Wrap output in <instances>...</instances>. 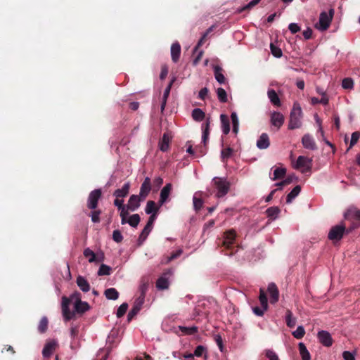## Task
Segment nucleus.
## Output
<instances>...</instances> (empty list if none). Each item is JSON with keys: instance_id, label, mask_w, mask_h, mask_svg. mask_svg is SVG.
<instances>
[{"instance_id": "f257e3e1", "label": "nucleus", "mask_w": 360, "mask_h": 360, "mask_svg": "<svg viewBox=\"0 0 360 360\" xmlns=\"http://www.w3.org/2000/svg\"><path fill=\"white\" fill-rule=\"evenodd\" d=\"M302 110L298 103L293 104L292 109L290 114L288 123L289 129H295L302 126Z\"/></svg>"}, {"instance_id": "f03ea898", "label": "nucleus", "mask_w": 360, "mask_h": 360, "mask_svg": "<svg viewBox=\"0 0 360 360\" xmlns=\"http://www.w3.org/2000/svg\"><path fill=\"white\" fill-rule=\"evenodd\" d=\"M345 219L352 224L349 231L359 227L360 226V210L356 207L349 208L345 213Z\"/></svg>"}, {"instance_id": "7ed1b4c3", "label": "nucleus", "mask_w": 360, "mask_h": 360, "mask_svg": "<svg viewBox=\"0 0 360 360\" xmlns=\"http://www.w3.org/2000/svg\"><path fill=\"white\" fill-rule=\"evenodd\" d=\"M350 231L346 230L345 225L342 223L333 226L328 232V238L333 243L340 240L345 232Z\"/></svg>"}, {"instance_id": "20e7f679", "label": "nucleus", "mask_w": 360, "mask_h": 360, "mask_svg": "<svg viewBox=\"0 0 360 360\" xmlns=\"http://www.w3.org/2000/svg\"><path fill=\"white\" fill-rule=\"evenodd\" d=\"M312 166V159L306 156L300 155L295 162H292V167L304 173L309 171Z\"/></svg>"}, {"instance_id": "39448f33", "label": "nucleus", "mask_w": 360, "mask_h": 360, "mask_svg": "<svg viewBox=\"0 0 360 360\" xmlns=\"http://www.w3.org/2000/svg\"><path fill=\"white\" fill-rule=\"evenodd\" d=\"M213 183L217 190L218 198L224 196L229 192L230 184L225 178L214 177Z\"/></svg>"}, {"instance_id": "423d86ee", "label": "nucleus", "mask_w": 360, "mask_h": 360, "mask_svg": "<svg viewBox=\"0 0 360 360\" xmlns=\"http://www.w3.org/2000/svg\"><path fill=\"white\" fill-rule=\"evenodd\" d=\"M333 15L334 9L333 8L329 10L328 13L325 11L321 12L319 16V25H317V28L323 31L326 30L330 25Z\"/></svg>"}, {"instance_id": "0eeeda50", "label": "nucleus", "mask_w": 360, "mask_h": 360, "mask_svg": "<svg viewBox=\"0 0 360 360\" xmlns=\"http://www.w3.org/2000/svg\"><path fill=\"white\" fill-rule=\"evenodd\" d=\"M70 300L75 302V311L77 313L82 314L89 309V305L86 302L81 300V295L79 292H75L70 296Z\"/></svg>"}, {"instance_id": "6e6552de", "label": "nucleus", "mask_w": 360, "mask_h": 360, "mask_svg": "<svg viewBox=\"0 0 360 360\" xmlns=\"http://www.w3.org/2000/svg\"><path fill=\"white\" fill-rule=\"evenodd\" d=\"M101 194L102 192L101 189H95L89 193L87 199L88 208L95 210L97 207L98 202L101 197Z\"/></svg>"}, {"instance_id": "1a4fd4ad", "label": "nucleus", "mask_w": 360, "mask_h": 360, "mask_svg": "<svg viewBox=\"0 0 360 360\" xmlns=\"http://www.w3.org/2000/svg\"><path fill=\"white\" fill-rule=\"evenodd\" d=\"M155 214H153L149 217V219L148 221L147 224L145 226L144 229H143L142 232L141 233L139 238V242L140 243H142L148 237V234L152 230L153 223L155 220Z\"/></svg>"}, {"instance_id": "9d476101", "label": "nucleus", "mask_w": 360, "mask_h": 360, "mask_svg": "<svg viewBox=\"0 0 360 360\" xmlns=\"http://www.w3.org/2000/svg\"><path fill=\"white\" fill-rule=\"evenodd\" d=\"M285 117L280 112L274 111L271 113L270 122L272 126L279 129L283 124Z\"/></svg>"}, {"instance_id": "9b49d317", "label": "nucleus", "mask_w": 360, "mask_h": 360, "mask_svg": "<svg viewBox=\"0 0 360 360\" xmlns=\"http://www.w3.org/2000/svg\"><path fill=\"white\" fill-rule=\"evenodd\" d=\"M70 301V298L68 299L65 297H63L62 300V311L65 321L72 319L75 316V312H72L69 308Z\"/></svg>"}, {"instance_id": "f8f14e48", "label": "nucleus", "mask_w": 360, "mask_h": 360, "mask_svg": "<svg viewBox=\"0 0 360 360\" xmlns=\"http://www.w3.org/2000/svg\"><path fill=\"white\" fill-rule=\"evenodd\" d=\"M317 337L319 342L325 347H330L333 345V338L331 335L326 330L318 332Z\"/></svg>"}, {"instance_id": "ddd939ff", "label": "nucleus", "mask_w": 360, "mask_h": 360, "mask_svg": "<svg viewBox=\"0 0 360 360\" xmlns=\"http://www.w3.org/2000/svg\"><path fill=\"white\" fill-rule=\"evenodd\" d=\"M171 274L172 271L169 270L158 279L156 282V287L158 289L162 290L169 288V276Z\"/></svg>"}, {"instance_id": "4468645a", "label": "nucleus", "mask_w": 360, "mask_h": 360, "mask_svg": "<svg viewBox=\"0 0 360 360\" xmlns=\"http://www.w3.org/2000/svg\"><path fill=\"white\" fill-rule=\"evenodd\" d=\"M302 143L303 147L307 150H315L317 149L314 138L309 134H304L302 136Z\"/></svg>"}, {"instance_id": "2eb2a0df", "label": "nucleus", "mask_w": 360, "mask_h": 360, "mask_svg": "<svg viewBox=\"0 0 360 360\" xmlns=\"http://www.w3.org/2000/svg\"><path fill=\"white\" fill-rule=\"evenodd\" d=\"M267 291L270 297V302L275 304L279 299V291L274 283H270L267 288Z\"/></svg>"}, {"instance_id": "dca6fc26", "label": "nucleus", "mask_w": 360, "mask_h": 360, "mask_svg": "<svg viewBox=\"0 0 360 360\" xmlns=\"http://www.w3.org/2000/svg\"><path fill=\"white\" fill-rule=\"evenodd\" d=\"M142 198L140 195H132L130 196L128 203L127 205V211H135L137 210L140 206V202L142 200Z\"/></svg>"}, {"instance_id": "f3484780", "label": "nucleus", "mask_w": 360, "mask_h": 360, "mask_svg": "<svg viewBox=\"0 0 360 360\" xmlns=\"http://www.w3.org/2000/svg\"><path fill=\"white\" fill-rule=\"evenodd\" d=\"M150 190V179L149 177H146L140 188L139 195L142 198L143 200H144L149 194Z\"/></svg>"}, {"instance_id": "a211bd4d", "label": "nucleus", "mask_w": 360, "mask_h": 360, "mask_svg": "<svg viewBox=\"0 0 360 360\" xmlns=\"http://www.w3.org/2000/svg\"><path fill=\"white\" fill-rule=\"evenodd\" d=\"M172 189V184L168 183L161 190L160 200H159V202L161 205H163L167 200Z\"/></svg>"}, {"instance_id": "6ab92c4d", "label": "nucleus", "mask_w": 360, "mask_h": 360, "mask_svg": "<svg viewBox=\"0 0 360 360\" xmlns=\"http://www.w3.org/2000/svg\"><path fill=\"white\" fill-rule=\"evenodd\" d=\"M114 205H116L119 210H120V217L122 219V224H125L127 216L128 215L127 207L123 205V200L116 199L114 200Z\"/></svg>"}, {"instance_id": "aec40b11", "label": "nucleus", "mask_w": 360, "mask_h": 360, "mask_svg": "<svg viewBox=\"0 0 360 360\" xmlns=\"http://www.w3.org/2000/svg\"><path fill=\"white\" fill-rule=\"evenodd\" d=\"M236 236V233L233 229L226 231L224 233L223 245L226 248H229L233 243Z\"/></svg>"}, {"instance_id": "412c9836", "label": "nucleus", "mask_w": 360, "mask_h": 360, "mask_svg": "<svg viewBox=\"0 0 360 360\" xmlns=\"http://www.w3.org/2000/svg\"><path fill=\"white\" fill-rule=\"evenodd\" d=\"M181 55V46L179 42H174L171 46V57L174 63L179 61Z\"/></svg>"}, {"instance_id": "4be33fe9", "label": "nucleus", "mask_w": 360, "mask_h": 360, "mask_svg": "<svg viewBox=\"0 0 360 360\" xmlns=\"http://www.w3.org/2000/svg\"><path fill=\"white\" fill-rule=\"evenodd\" d=\"M57 346V343L56 341L52 340L49 342H47L42 350V354L44 357H49L52 353L54 352Z\"/></svg>"}, {"instance_id": "5701e85b", "label": "nucleus", "mask_w": 360, "mask_h": 360, "mask_svg": "<svg viewBox=\"0 0 360 360\" xmlns=\"http://www.w3.org/2000/svg\"><path fill=\"white\" fill-rule=\"evenodd\" d=\"M143 302V297L136 302L133 306L132 309L129 311L127 314V321H130L141 310L142 304Z\"/></svg>"}, {"instance_id": "b1692460", "label": "nucleus", "mask_w": 360, "mask_h": 360, "mask_svg": "<svg viewBox=\"0 0 360 360\" xmlns=\"http://www.w3.org/2000/svg\"><path fill=\"white\" fill-rule=\"evenodd\" d=\"M270 145L269 138L266 133H263L257 141V146L259 149H266Z\"/></svg>"}, {"instance_id": "393cba45", "label": "nucleus", "mask_w": 360, "mask_h": 360, "mask_svg": "<svg viewBox=\"0 0 360 360\" xmlns=\"http://www.w3.org/2000/svg\"><path fill=\"white\" fill-rule=\"evenodd\" d=\"M210 119L207 118L205 124H202V141L204 145H206L207 141L208 140L209 134H210Z\"/></svg>"}, {"instance_id": "a878e982", "label": "nucleus", "mask_w": 360, "mask_h": 360, "mask_svg": "<svg viewBox=\"0 0 360 360\" xmlns=\"http://www.w3.org/2000/svg\"><path fill=\"white\" fill-rule=\"evenodd\" d=\"M76 282L80 290L83 292H86L90 290V285L83 276H77Z\"/></svg>"}, {"instance_id": "bb28decb", "label": "nucleus", "mask_w": 360, "mask_h": 360, "mask_svg": "<svg viewBox=\"0 0 360 360\" xmlns=\"http://www.w3.org/2000/svg\"><path fill=\"white\" fill-rule=\"evenodd\" d=\"M221 130L224 134H228L230 131V121L227 115L221 114L220 115Z\"/></svg>"}, {"instance_id": "cd10ccee", "label": "nucleus", "mask_w": 360, "mask_h": 360, "mask_svg": "<svg viewBox=\"0 0 360 360\" xmlns=\"http://www.w3.org/2000/svg\"><path fill=\"white\" fill-rule=\"evenodd\" d=\"M214 75L215 79L221 84H224L226 78L223 74V70L220 66L216 65L214 67Z\"/></svg>"}, {"instance_id": "c85d7f7f", "label": "nucleus", "mask_w": 360, "mask_h": 360, "mask_svg": "<svg viewBox=\"0 0 360 360\" xmlns=\"http://www.w3.org/2000/svg\"><path fill=\"white\" fill-rule=\"evenodd\" d=\"M267 96L272 104L276 106H281V103L277 93L274 89H270L267 92Z\"/></svg>"}, {"instance_id": "c756f323", "label": "nucleus", "mask_w": 360, "mask_h": 360, "mask_svg": "<svg viewBox=\"0 0 360 360\" xmlns=\"http://www.w3.org/2000/svg\"><path fill=\"white\" fill-rule=\"evenodd\" d=\"M170 137L167 134H164L162 139L159 142V148L160 150L165 152L169 149Z\"/></svg>"}, {"instance_id": "7c9ffc66", "label": "nucleus", "mask_w": 360, "mask_h": 360, "mask_svg": "<svg viewBox=\"0 0 360 360\" xmlns=\"http://www.w3.org/2000/svg\"><path fill=\"white\" fill-rule=\"evenodd\" d=\"M174 79H172L170 82V83L168 84V86L166 87V89H165V91H164V94H163V96H162V104H161V111L162 112H163L165 108L167 101V98L169 97V93H170V90H171L172 84L174 82Z\"/></svg>"}, {"instance_id": "2f4dec72", "label": "nucleus", "mask_w": 360, "mask_h": 360, "mask_svg": "<svg viewBox=\"0 0 360 360\" xmlns=\"http://www.w3.org/2000/svg\"><path fill=\"white\" fill-rule=\"evenodd\" d=\"M299 351L302 360H311V356L303 342L299 343Z\"/></svg>"}, {"instance_id": "473e14b6", "label": "nucleus", "mask_w": 360, "mask_h": 360, "mask_svg": "<svg viewBox=\"0 0 360 360\" xmlns=\"http://www.w3.org/2000/svg\"><path fill=\"white\" fill-rule=\"evenodd\" d=\"M301 191V187L296 186L287 195L286 202L291 203L292 201L300 194Z\"/></svg>"}, {"instance_id": "72a5a7b5", "label": "nucleus", "mask_w": 360, "mask_h": 360, "mask_svg": "<svg viewBox=\"0 0 360 360\" xmlns=\"http://www.w3.org/2000/svg\"><path fill=\"white\" fill-rule=\"evenodd\" d=\"M140 216L138 214H132L131 216L128 217V215L126 218V223H128L132 227H136L140 222Z\"/></svg>"}, {"instance_id": "f704fd0d", "label": "nucleus", "mask_w": 360, "mask_h": 360, "mask_svg": "<svg viewBox=\"0 0 360 360\" xmlns=\"http://www.w3.org/2000/svg\"><path fill=\"white\" fill-rule=\"evenodd\" d=\"M192 117L196 122H200L205 117V113L200 108H195L192 111Z\"/></svg>"}, {"instance_id": "c9c22d12", "label": "nucleus", "mask_w": 360, "mask_h": 360, "mask_svg": "<svg viewBox=\"0 0 360 360\" xmlns=\"http://www.w3.org/2000/svg\"><path fill=\"white\" fill-rule=\"evenodd\" d=\"M266 213L269 218H270L271 220H274L278 217L280 213V209L275 206L271 207L266 210Z\"/></svg>"}, {"instance_id": "e433bc0d", "label": "nucleus", "mask_w": 360, "mask_h": 360, "mask_svg": "<svg viewBox=\"0 0 360 360\" xmlns=\"http://www.w3.org/2000/svg\"><path fill=\"white\" fill-rule=\"evenodd\" d=\"M130 184L129 182L125 183L122 188L117 189L114 192V195H115L117 197H124L126 196L129 190Z\"/></svg>"}, {"instance_id": "4c0bfd02", "label": "nucleus", "mask_w": 360, "mask_h": 360, "mask_svg": "<svg viewBox=\"0 0 360 360\" xmlns=\"http://www.w3.org/2000/svg\"><path fill=\"white\" fill-rule=\"evenodd\" d=\"M286 174V169L284 167H277L274 171V176L271 177L273 181L281 179L285 176Z\"/></svg>"}, {"instance_id": "58836bf2", "label": "nucleus", "mask_w": 360, "mask_h": 360, "mask_svg": "<svg viewBox=\"0 0 360 360\" xmlns=\"http://www.w3.org/2000/svg\"><path fill=\"white\" fill-rule=\"evenodd\" d=\"M285 321L286 325L290 328L294 327L296 324V319L293 317L292 313L290 310L286 311Z\"/></svg>"}, {"instance_id": "ea45409f", "label": "nucleus", "mask_w": 360, "mask_h": 360, "mask_svg": "<svg viewBox=\"0 0 360 360\" xmlns=\"http://www.w3.org/2000/svg\"><path fill=\"white\" fill-rule=\"evenodd\" d=\"M84 256L88 258V261L90 263L98 262L96 254L89 248L84 250Z\"/></svg>"}, {"instance_id": "a19ab883", "label": "nucleus", "mask_w": 360, "mask_h": 360, "mask_svg": "<svg viewBox=\"0 0 360 360\" xmlns=\"http://www.w3.org/2000/svg\"><path fill=\"white\" fill-rule=\"evenodd\" d=\"M157 210L158 208L156 207L155 202L152 200L148 201L145 209L146 213L148 214H155L156 215Z\"/></svg>"}, {"instance_id": "79ce46f5", "label": "nucleus", "mask_w": 360, "mask_h": 360, "mask_svg": "<svg viewBox=\"0 0 360 360\" xmlns=\"http://www.w3.org/2000/svg\"><path fill=\"white\" fill-rule=\"evenodd\" d=\"M231 119L233 124V131L235 134H237L238 132L239 129V120L238 118V115L236 112H233L231 115Z\"/></svg>"}, {"instance_id": "37998d69", "label": "nucleus", "mask_w": 360, "mask_h": 360, "mask_svg": "<svg viewBox=\"0 0 360 360\" xmlns=\"http://www.w3.org/2000/svg\"><path fill=\"white\" fill-rule=\"evenodd\" d=\"M259 300L262 307L264 308V309H268L267 298H266V295L263 289H260V290H259Z\"/></svg>"}, {"instance_id": "c03bdc74", "label": "nucleus", "mask_w": 360, "mask_h": 360, "mask_svg": "<svg viewBox=\"0 0 360 360\" xmlns=\"http://www.w3.org/2000/svg\"><path fill=\"white\" fill-rule=\"evenodd\" d=\"M48 319L46 317H43L39 322V324L38 326V330L41 333H44L46 331L48 328Z\"/></svg>"}, {"instance_id": "a18cd8bd", "label": "nucleus", "mask_w": 360, "mask_h": 360, "mask_svg": "<svg viewBox=\"0 0 360 360\" xmlns=\"http://www.w3.org/2000/svg\"><path fill=\"white\" fill-rule=\"evenodd\" d=\"M179 330L185 335H193L198 332V327L192 326V327H186V326H179Z\"/></svg>"}, {"instance_id": "49530a36", "label": "nucleus", "mask_w": 360, "mask_h": 360, "mask_svg": "<svg viewBox=\"0 0 360 360\" xmlns=\"http://www.w3.org/2000/svg\"><path fill=\"white\" fill-rule=\"evenodd\" d=\"M359 138H360V132L359 131H355L352 134L349 146L347 148V151H349L358 142Z\"/></svg>"}, {"instance_id": "de8ad7c7", "label": "nucleus", "mask_w": 360, "mask_h": 360, "mask_svg": "<svg viewBox=\"0 0 360 360\" xmlns=\"http://www.w3.org/2000/svg\"><path fill=\"white\" fill-rule=\"evenodd\" d=\"M217 94L220 102L226 103L227 101V94L223 88H218L217 89Z\"/></svg>"}, {"instance_id": "09e8293b", "label": "nucleus", "mask_w": 360, "mask_h": 360, "mask_svg": "<svg viewBox=\"0 0 360 360\" xmlns=\"http://www.w3.org/2000/svg\"><path fill=\"white\" fill-rule=\"evenodd\" d=\"M305 334L304 328L302 326H299L297 329L292 332V335L296 339H301Z\"/></svg>"}, {"instance_id": "8fccbe9b", "label": "nucleus", "mask_w": 360, "mask_h": 360, "mask_svg": "<svg viewBox=\"0 0 360 360\" xmlns=\"http://www.w3.org/2000/svg\"><path fill=\"white\" fill-rule=\"evenodd\" d=\"M111 271V268L105 264H101L98 271V276H104V275H110Z\"/></svg>"}, {"instance_id": "3c124183", "label": "nucleus", "mask_w": 360, "mask_h": 360, "mask_svg": "<svg viewBox=\"0 0 360 360\" xmlns=\"http://www.w3.org/2000/svg\"><path fill=\"white\" fill-rule=\"evenodd\" d=\"M342 86L345 89H352L354 86V82L351 78H345L342 82Z\"/></svg>"}, {"instance_id": "603ef678", "label": "nucleus", "mask_w": 360, "mask_h": 360, "mask_svg": "<svg viewBox=\"0 0 360 360\" xmlns=\"http://www.w3.org/2000/svg\"><path fill=\"white\" fill-rule=\"evenodd\" d=\"M270 49L271 53L276 58H280L282 56V51L280 48L277 47L273 44H271Z\"/></svg>"}, {"instance_id": "864d4df0", "label": "nucleus", "mask_w": 360, "mask_h": 360, "mask_svg": "<svg viewBox=\"0 0 360 360\" xmlns=\"http://www.w3.org/2000/svg\"><path fill=\"white\" fill-rule=\"evenodd\" d=\"M193 201L195 210L197 211L200 210L202 207L203 201L200 198H197L195 196L193 197Z\"/></svg>"}, {"instance_id": "5fc2aeb1", "label": "nucleus", "mask_w": 360, "mask_h": 360, "mask_svg": "<svg viewBox=\"0 0 360 360\" xmlns=\"http://www.w3.org/2000/svg\"><path fill=\"white\" fill-rule=\"evenodd\" d=\"M127 309H128L127 304L123 303L122 304H121L117 311V317L122 316L126 313Z\"/></svg>"}, {"instance_id": "6e6d98bb", "label": "nucleus", "mask_w": 360, "mask_h": 360, "mask_svg": "<svg viewBox=\"0 0 360 360\" xmlns=\"http://www.w3.org/2000/svg\"><path fill=\"white\" fill-rule=\"evenodd\" d=\"M206 349L202 345H198L195 351H194V356L200 357L202 356L203 353L205 352Z\"/></svg>"}, {"instance_id": "4d7b16f0", "label": "nucleus", "mask_w": 360, "mask_h": 360, "mask_svg": "<svg viewBox=\"0 0 360 360\" xmlns=\"http://www.w3.org/2000/svg\"><path fill=\"white\" fill-rule=\"evenodd\" d=\"M266 356L269 360H278L277 354L274 351L270 349L266 351Z\"/></svg>"}, {"instance_id": "13d9d810", "label": "nucleus", "mask_w": 360, "mask_h": 360, "mask_svg": "<svg viewBox=\"0 0 360 360\" xmlns=\"http://www.w3.org/2000/svg\"><path fill=\"white\" fill-rule=\"evenodd\" d=\"M233 150L231 148H227L221 151V155L223 159L229 158L232 154Z\"/></svg>"}, {"instance_id": "bf43d9fd", "label": "nucleus", "mask_w": 360, "mask_h": 360, "mask_svg": "<svg viewBox=\"0 0 360 360\" xmlns=\"http://www.w3.org/2000/svg\"><path fill=\"white\" fill-rule=\"evenodd\" d=\"M214 340L218 345L221 352L223 351V340L220 335L217 334L214 335Z\"/></svg>"}, {"instance_id": "052dcab7", "label": "nucleus", "mask_w": 360, "mask_h": 360, "mask_svg": "<svg viewBox=\"0 0 360 360\" xmlns=\"http://www.w3.org/2000/svg\"><path fill=\"white\" fill-rule=\"evenodd\" d=\"M260 1L261 0H252L246 6H245L243 8H241L240 10V11H243L244 10L249 9V8L254 7L255 6L258 4Z\"/></svg>"}, {"instance_id": "680f3d73", "label": "nucleus", "mask_w": 360, "mask_h": 360, "mask_svg": "<svg viewBox=\"0 0 360 360\" xmlns=\"http://www.w3.org/2000/svg\"><path fill=\"white\" fill-rule=\"evenodd\" d=\"M288 28L292 34H295L300 30V27L297 23H290Z\"/></svg>"}, {"instance_id": "e2e57ef3", "label": "nucleus", "mask_w": 360, "mask_h": 360, "mask_svg": "<svg viewBox=\"0 0 360 360\" xmlns=\"http://www.w3.org/2000/svg\"><path fill=\"white\" fill-rule=\"evenodd\" d=\"M208 92H209V91L207 87H204V88L201 89L198 94V98L202 100H205L206 96L208 94Z\"/></svg>"}, {"instance_id": "0e129e2a", "label": "nucleus", "mask_w": 360, "mask_h": 360, "mask_svg": "<svg viewBox=\"0 0 360 360\" xmlns=\"http://www.w3.org/2000/svg\"><path fill=\"white\" fill-rule=\"evenodd\" d=\"M342 356L345 360H355L354 354L349 351H345L342 354Z\"/></svg>"}, {"instance_id": "69168bd1", "label": "nucleus", "mask_w": 360, "mask_h": 360, "mask_svg": "<svg viewBox=\"0 0 360 360\" xmlns=\"http://www.w3.org/2000/svg\"><path fill=\"white\" fill-rule=\"evenodd\" d=\"M101 212L100 211H93L91 212V220L94 223H97V222H99L100 221V218H99V214H100Z\"/></svg>"}, {"instance_id": "338daca9", "label": "nucleus", "mask_w": 360, "mask_h": 360, "mask_svg": "<svg viewBox=\"0 0 360 360\" xmlns=\"http://www.w3.org/2000/svg\"><path fill=\"white\" fill-rule=\"evenodd\" d=\"M266 310L267 309H264V308H263V307L259 308L258 307H256L253 308L254 313L256 315L259 316H263V314H264V311H266Z\"/></svg>"}, {"instance_id": "774afa93", "label": "nucleus", "mask_w": 360, "mask_h": 360, "mask_svg": "<svg viewBox=\"0 0 360 360\" xmlns=\"http://www.w3.org/2000/svg\"><path fill=\"white\" fill-rule=\"evenodd\" d=\"M168 74V69L167 68V66L164 65L162 67V69H161V72H160V79L163 80L165 79V77H167Z\"/></svg>"}]
</instances>
